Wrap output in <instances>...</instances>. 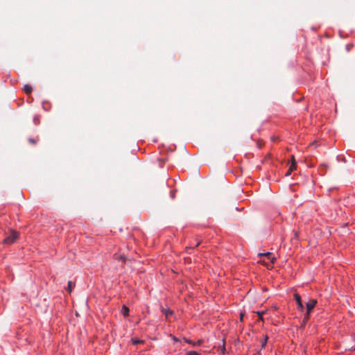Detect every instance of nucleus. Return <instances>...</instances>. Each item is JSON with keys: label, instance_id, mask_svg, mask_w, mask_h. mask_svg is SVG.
<instances>
[{"label": "nucleus", "instance_id": "1", "mask_svg": "<svg viewBox=\"0 0 355 355\" xmlns=\"http://www.w3.org/2000/svg\"><path fill=\"white\" fill-rule=\"evenodd\" d=\"M318 303V301L315 299L310 300L306 304V313L304 318V321H307L309 319V316L311 314V312L313 311V309L315 307L316 304Z\"/></svg>", "mask_w": 355, "mask_h": 355}, {"label": "nucleus", "instance_id": "2", "mask_svg": "<svg viewBox=\"0 0 355 355\" xmlns=\"http://www.w3.org/2000/svg\"><path fill=\"white\" fill-rule=\"evenodd\" d=\"M19 237V232L15 230H12L10 232V235L6 236L3 241V243L4 244H12Z\"/></svg>", "mask_w": 355, "mask_h": 355}, {"label": "nucleus", "instance_id": "3", "mask_svg": "<svg viewBox=\"0 0 355 355\" xmlns=\"http://www.w3.org/2000/svg\"><path fill=\"white\" fill-rule=\"evenodd\" d=\"M183 339L185 343L191 345L193 347L201 346L204 343L203 339H199L197 341H193L192 340L187 338H184Z\"/></svg>", "mask_w": 355, "mask_h": 355}, {"label": "nucleus", "instance_id": "4", "mask_svg": "<svg viewBox=\"0 0 355 355\" xmlns=\"http://www.w3.org/2000/svg\"><path fill=\"white\" fill-rule=\"evenodd\" d=\"M293 297L297 303V309H300V311H303L304 305L301 300V296L298 293H295Z\"/></svg>", "mask_w": 355, "mask_h": 355}, {"label": "nucleus", "instance_id": "5", "mask_svg": "<svg viewBox=\"0 0 355 355\" xmlns=\"http://www.w3.org/2000/svg\"><path fill=\"white\" fill-rule=\"evenodd\" d=\"M260 256H264L269 261L270 265H272L275 261V257L273 256L272 253L271 252H266L263 254H259Z\"/></svg>", "mask_w": 355, "mask_h": 355}, {"label": "nucleus", "instance_id": "6", "mask_svg": "<svg viewBox=\"0 0 355 355\" xmlns=\"http://www.w3.org/2000/svg\"><path fill=\"white\" fill-rule=\"evenodd\" d=\"M296 168H297L296 162H292L288 171L286 173V176L290 175L293 171L296 170Z\"/></svg>", "mask_w": 355, "mask_h": 355}, {"label": "nucleus", "instance_id": "7", "mask_svg": "<svg viewBox=\"0 0 355 355\" xmlns=\"http://www.w3.org/2000/svg\"><path fill=\"white\" fill-rule=\"evenodd\" d=\"M121 312L123 314V315L125 318H126V317H128L129 315L130 309H129V308L127 306L123 305L122 308H121Z\"/></svg>", "mask_w": 355, "mask_h": 355}, {"label": "nucleus", "instance_id": "8", "mask_svg": "<svg viewBox=\"0 0 355 355\" xmlns=\"http://www.w3.org/2000/svg\"><path fill=\"white\" fill-rule=\"evenodd\" d=\"M162 312L165 315L166 319H168L169 315H171L173 314V311L172 310H170L168 309H162Z\"/></svg>", "mask_w": 355, "mask_h": 355}, {"label": "nucleus", "instance_id": "9", "mask_svg": "<svg viewBox=\"0 0 355 355\" xmlns=\"http://www.w3.org/2000/svg\"><path fill=\"white\" fill-rule=\"evenodd\" d=\"M23 90L26 94L29 95L31 94L33 88L30 85H25L24 86Z\"/></svg>", "mask_w": 355, "mask_h": 355}, {"label": "nucleus", "instance_id": "10", "mask_svg": "<svg viewBox=\"0 0 355 355\" xmlns=\"http://www.w3.org/2000/svg\"><path fill=\"white\" fill-rule=\"evenodd\" d=\"M166 158L165 157L157 158V161L159 167H163L166 162Z\"/></svg>", "mask_w": 355, "mask_h": 355}, {"label": "nucleus", "instance_id": "11", "mask_svg": "<svg viewBox=\"0 0 355 355\" xmlns=\"http://www.w3.org/2000/svg\"><path fill=\"white\" fill-rule=\"evenodd\" d=\"M268 335H264L263 338L261 340V348L262 349L266 347L267 342H268Z\"/></svg>", "mask_w": 355, "mask_h": 355}, {"label": "nucleus", "instance_id": "12", "mask_svg": "<svg viewBox=\"0 0 355 355\" xmlns=\"http://www.w3.org/2000/svg\"><path fill=\"white\" fill-rule=\"evenodd\" d=\"M132 343L133 345H137L138 344H143L144 341L143 340H139L138 338H132Z\"/></svg>", "mask_w": 355, "mask_h": 355}, {"label": "nucleus", "instance_id": "13", "mask_svg": "<svg viewBox=\"0 0 355 355\" xmlns=\"http://www.w3.org/2000/svg\"><path fill=\"white\" fill-rule=\"evenodd\" d=\"M75 286V284H74L71 281H69V282H68V285H67V291H68L69 293H71V291H72V288H73V286Z\"/></svg>", "mask_w": 355, "mask_h": 355}, {"label": "nucleus", "instance_id": "14", "mask_svg": "<svg viewBox=\"0 0 355 355\" xmlns=\"http://www.w3.org/2000/svg\"><path fill=\"white\" fill-rule=\"evenodd\" d=\"M33 123H35V125L40 124V115L37 114L33 117Z\"/></svg>", "mask_w": 355, "mask_h": 355}, {"label": "nucleus", "instance_id": "15", "mask_svg": "<svg viewBox=\"0 0 355 355\" xmlns=\"http://www.w3.org/2000/svg\"><path fill=\"white\" fill-rule=\"evenodd\" d=\"M257 313V315H258V320L259 321H261V322H263L264 321V318H263V312H261V311H257L255 312Z\"/></svg>", "mask_w": 355, "mask_h": 355}, {"label": "nucleus", "instance_id": "16", "mask_svg": "<svg viewBox=\"0 0 355 355\" xmlns=\"http://www.w3.org/2000/svg\"><path fill=\"white\" fill-rule=\"evenodd\" d=\"M185 355H201V354L196 351H188L186 352Z\"/></svg>", "mask_w": 355, "mask_h": 355}, {"label": "nucleus", "instance_id": "17", "mask_svg": "<svg viewBox=\"0 0 355 355\" xmlns=\"http://www.w3.org/2000/svg\"><path fill=\"white\" fill-rule=\"evenodd\" d=\"M38 141V139L37 138H35V139H33V138H30L28 139V141L30 144H33V145H35L37 144Z\"/></svg>", "mask_w": 355, "mask_h": 355}, {"label": "nucleus", "instance_id": "18", "mask_svg": "<svg viewBox=\"0 0 355 355\" xmlns=\"http://www.w3.org/2000/svg\"><path fill=\"white\" fill-rule=\"evenodd\" d=\"M269 312L275 311L278 310V306L277 305H272L270 308L268 309Z\"/></svg>", "mask_w": 355, "mask_h": 355}, {"label": "nucleus", "instance_id": "19", "mask_svg": "<svg viewBox=\"0 0 355 355\" xmlns=\"http://www.w3.org/2000/svg\"><path fill=\"white\" fill-rule=\"evenodd\" d=\"M352 46H353L352 44H347V46H346L347 51H349Z\"/></svg>", "mask_w": 355, "mask_h": 355}, {"label": "nucleus", "instance_id": "20", "mask_svg": "<svg viewBox=\"0 0 355 355\" xmlns=\"http://www.w3.org/2000/svg\"><path fill=\"white\" fill-rule=\"evenodd\" d=\"M119 260L125 261V257L124 255H121L120 257H119Z\"/></svg>", "mask_w": 355, "mask_h": 355}, {"label": "nucleus", "instance_id": "21", "mask_svg": "<svg viewBox=\"0 0 355 355\" xmlns=\"http://www.w3.org/2000/svg\"><path fill=\"white\" fill-rule=\"evenodd\" d=\"M261 312H263V315L267 314L269 312L268 309H266L264 311H260Z\"/></svg>", "mask_w": 355, "mask_h": 355}, {"label": "nucleus", "instance_id": "22", "mask_svg": "<svg viewBox=\"0 0 355 355\" xmlns=\"http://www.w3.org/2000/svg\"><path fill=\"white\" fill-rule=\"evenodd\" d=\"M173 340L175 341V342H178L179 341V339L178 338H176L175 336H173Z\"/></svg>", "mask_w": 355, "mask_h": 355}, {"label": "nucleus", "instance_id": "23", "mask_svg": "<svg viewBox=\"0 0 355 355\" xmlns=\"http://www.w3.org/2000/svg\"><path fill=\"white\" fill-rule=\"evenodd\" d=\"M222 351H223V353L224 354L225 351V342L223 343V348H222Z\"/></svg>", "mask_w": 355, "mask_h": 355}, {"label": "nucleus", "instance_id": "24", "mask_svg": "<svg viewBox=\"0 0 355 355\" xmlns=\"http://www.w3.org/2000/svg\"><path fill=\"white\" fill-rule=\"evenodd\" d=\"M295 162V157H294V155H292V156H291V162Z\"/></svg>", "mask_w": 355, "mask_h": 355}, {"label": "nucleus", "instance_id": "25", "mask_svg": "<svg viewBox=\"0 0 355 355\" xmlns=\"http://www.w3.org/2000/svg\"><path fill=\"white\" fill-rule=\"evenodd\" d=\"M272 140L274 141H276L277 140V138H276L275 137H272Z\"/></svg>", "mask_w": 355, "mask_h": 355}]
</instances>
